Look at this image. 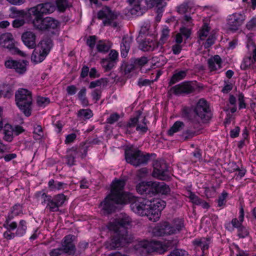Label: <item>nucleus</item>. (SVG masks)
Returning <instances> with one entry per match:
<instances>
[{"instance_id":"62","label":"nucleus","mask_w":256,"mask_h":256,"mask_svg":"<svg viewBox=\"0 0 256 256\" xmlns=\"http://www.w3.org/2000/svg\"><path fill=\"white\" fill-rule=\"evenodd\" d=\"M256 27V16L252 17L246 24V28L248 30H252Z\"/></svg>"},{"instance_id":"59","label":"nucleus","mask_w":256,"mask_h":256,"mask_svg":"<svg viewBox=\"0 0 256 256\" xmlns=\"http://www.w3.org/2000/svg\"><path fill=\"white\" fill-rule=\"evenodd\" d=\"M254 60L250 56L244 59L243 64L241 65L242 69L246 70L254 62Z\"/></svg>"},{"instance_id":"63","label":"nucleus","mask_w":256,"mask_h":256,"mask_svg":"<svg viewBox=\"0 0 256 256\" xmlns=\"http://www.w3.org/2000/svg\"><path fill=\"white\" fill-rule=\"evenodd\" d=\"M150 24L148 22H144L140 27V34H146L150 28Z\"/></svg>"},{"instance_id":"18","label":"nucleus","mask_w":256,"mask_h":256,"mask_svg":"<svg viewBox=\"0 0 256 256\" xmlns=\"http://www.w3.org/2000/svg\"><path fill=\"white\" fill-rule=\"evenodd\" d=\"M76 236L68 234L65 236L62 241V248L68 255L74 256L76 252V248L74 244Z\"/></svg>"},{"instance_id":"30","label":"nucleus","mask_w":256,"mask_h":256,"mask_svg":"<svg viewBox=\"0 0 256 256\" xmlns=\"http://www.w3.org/2000/svg\"><path fill=\"white\" fill-rule=\"evenodd\" d=\"M160 42L148 39L144 41L140 45V46L141 47V50L143 51H152L156 48H158L160 46Z\"/></svg>"},{"instance_id":"17","label":"nucleus","mask_w":256,"mask_h":256,"mask_svg":"<svg viewBox=\"0 0 256 256\" xmlns=\"http://www.w3.org/2000/svg\"><path fill=\"white\" fill-rule=\"evenodd\" d=\"M245 20L246 16L243 14L236 12L230 15L227 22L228 28L232 31L238 30Z\"/></svg>"},{"instance_id":"9","label":"nucleus","mask_w":256,"mask_h":256,"mask_svg":"<svg viewBox=\"0 0 256 256\" xmlns=\"http://www.w3.org/2000/svg\"><path fill=\"white\" fill-rule=\"evenodd\" d=\"M56 9V6L54 2H47L38 4L36 6L30 8L28 14L30 16V20L33 18H42L43 14L52 13Z\"/></svg>"},{"instance_id":"41","label":"nucleus","mask_w":256,"mask_h":256,"mask_svg":"<svg viewBox=\"0 0 256 256\" xmlns=\"http://www.w3.org/2000/svg\"><path fill=\"white\" fill-rule=\"evenodd\" d=\"M132 62H134L136 68H141L148 62L147 57L143 56L140 58H132Z\"/></svg>"},{"instance_id":"7","label":"nucleus","mask_w":256,"mask_h":256,"mask_svg":"<svg viewBox=\"0 0 256 256\" xmlns=\"http://www.w3.org/2000/svg\"><path fill=\"white\" fill-rule=\"evenodd\" d=\"M172 247L171 242L169 240L164 244L158 241L150 244L148 241L144 240L140 242L135 246L136 250L140 252H156L159 254L164 253L169 248Z\"/></svg>"},{"instance_id":"24","label":"nucleus","mask_w":256,"mask_h":256,"mask_svg":"<svg viewBox=\"0 0 256 256\" xmlns=\"http://www.w3.org/2000/svg\"><path fill=\"white\" fill-rule=\"evenodd\" d=\"M158 236H164L174 234L172 226L168 222H165L161 224L156 229L154 232Z\"/></svg>"},{"instance_id":"29","label":"nucleus","mask_w":256,"mask_h":256,"mask_svg":"<svg viewBox=\"0 0 256 256\" xmlns=\"http://www.w3.org/2000/svg\"><path fill=\"white\" fill-rule=\"evenodd\" d=\"M68 184L62 182L50 179L48 182V188L51 191H60L68 188Z\"/></svg>"},{"instance_id":"10","label":"nucleus","mask_w":256,"mask_h":256,"mask_svg":"<svg viewBox=\"0 0 256 256\" xmlns=\"http://www.w3.org/2000/svg\"><path fill=\"white\" fill-rule=\"evenodd\" d=\"M31 20L35 28L42 31L50 32L57 29L60 26L58 20L49 16L40 18H32Z\"/></svg>"},{"instance_id":"64","label":"nucleus","mask_w":256,"mask_h":256,"mask_svg":"<svg viewBox=\"0 0 256 256\" xmlns=\"http://www.w3.org/2000/svg\"><path fill=\"white\" fill-rule=\"evenodd\" d=\"M168 256H186V252L182 250H173Z\"/></svg>"},{"instance_id":"26","label":"nucleus","mask_w":256,"mask_h":256,"mask_svg":"<svg viewBox=\"0 0 256 256\" xmlns=\"http://www.w3.org/2000/svg\"><path fill=\"white\" fill-rule=\"evenodd\" d=\"M222 58L218 55H215L210 58L208 60V68L210 72L216 71L222 68Z\"/></svg>"},{"instance_id":"2","label":"nucleus","mask_w":256,"mask_h":256,"mask_svg":"<svg viewBox=\"0 0 256 256\" xmlns=\"http://www.w3.org/2000/svg\"><path fill=\"white\" fill-rule=\"evenodd\" d=\"M131 223V218L126 214H121L118 218L108 223L107 228L112 235L110 240L106 244L107 249L114 250L133 242L134 237L128 231Z\"/></svg>"},{"instance_id":"19","label":"nucleus","mask_w":256,"mask_h":256,"mask_svg":"<svg viewBox=\"0 0 256 256\" xmlns=\"http://www.w3.org/2000/svg\"><path fill=\"white\" fill-rule=\"evenodd\" d=\"M136 189L137 192L148 197L154 196L153 182H142L136 184Z\"/></svg>"},{"instance_id":"5","label":"nucleus","mask_w":256,"mask_h":256,"mask_svg":"<svg viewBox=\"0 0 256 256\" xmlns=\"http://www.w3.org/2000/svg\"><path fill=\"white\" fill-rule=\"evenodd\" d=\"M16 104L26 116L32 113V92L27 89L19 88L15 93Z\"/></svg>"},{"instance_id":"45","label":"nucleus","mask_w":256,"mask_h":256,"mask_svg":"<svg viewBox=\"0 0 256 256\" xmlns=\"http://www.w3.org/2000/svg\"><path fill=\"white\" fill-rule=\"evenodd\" d=\"M242 226V222L238 220V219L234 218L232 220L231 223H228L226 225V228L229 230H232L234 228H236L238 230Z\"/></svg>"},{"instance_id":"44","label":"nucleus","mask_w":256,"mask_h":256,"mask_svg":"<svg viewBox=\"0 0 256 256\" xmlns=\"http://www.w3.org/2000/svg\"><path fill=\"white\" fill-rule=\"evenodd\" d=\"M122 69L124 71L125 74L130 73L132 70L136 69L134 62H132V59L130 60L129 62H123L122 66Z\"/></svg>"},{"instance_id":"55","label":"nucleus","mask_w":256,"mask_h":256,"mask_svg":"<svg viewBox=\"0 0 256 256\" xmlns=\"http://www.w3.org/2000/svg\"><path fill=\"white\" fill-rule=\"evenodd\" d=\"M76 150L78 152V157H81L84 158L86 156L88 152V146L85 144L80 146L78 148H76Z\"/></svg>"},{"instance_id":"35","label":"nucleus","mask_w":256,"mask_h":256,"mask_svg":"<svg viewBox=\"0 0 256 256\" xmlns=\"http://www.w3.org/2000/svg\"><path fill=\"white\" fill-rule=\"evenodd\" d=\"M149 210H148V212L144 216H147L148 219L153 222H156L160 218L161 212L159 210H156L150 206Z\"/></svg>"},{"instance_id":"25","label":"nucleus","mask_w":256,"mask_h":256,"mask_svg":"<svg viewBox=\"0 0 256 256\" xmlns=\"http://www.w3.org/2000/svg\"><path fill=\"white\" fill-rule=\"evenodd\" d=\"M182 116L192 122L199 123V121L194 114V108L191 107L184 106L182 108Z\"/></svg>"},{"instance_id":"33","label":"nucleus","mask_w":256,"mask_h":256,"mask_svg":"<svg viewBox=\"0 0 256 256\" xmlns=\"http://www.w3.org/2000/svg\"><path fill=\"white\" fill-rule=\"evenodd\" d=\"M192 244L196 247L200 248L203 253L206 250H208L210 244V238H201L195 239L192 241Z\"/></svg>"},{"instance_id":"57","label":"nucleus","mask_w":256,"mask_h":256,"mask_svg":"<svg viewBox=\"0 0 256 256\" xmlns=\"http://www.w3.org/2000/svg\"><path fill=\"white\" fill-rule=\"evenodd\" d=\"M249 234V231L247 228L242 226L238 229V236L240 238H244Z\"/></svg>"},{"instance_id":"56","label":"nucleus","mask_w":256,"mask_h":256,"mask_svg":"<svg viewBox=\"0 0 256 256\" xmlns=\"http://www.w3.org/2000/svg\"><path fill=\"white\" fill-rule=\"evenodd\" d=\"M96 36H90L86 42V44L89 46L91 52L93 50L96 45Z\"/></svg>"},{"instance_id":"42","label":"nucleus","mask_w":256,"mask_h":256,"mask_svg":"<svg viewBox=\"0 0 256 256\" xmlns=\"http://www.w3.org/2000/svg\"><path fill=\"white\" fill-rule=\"evenodd\" d=\"M100 64L105 72L110 70L116 65L115 63L108 60L107 58L102 59Z\"/></svg>"},{"instance_id":"27","label":"nucleus","mask_w":256,"mask_h":256,"mask_svg":"<svg viewBox=\"0 0 256 256\" xmlns=\"http://www.w3.org/2000/svg\"><path fill=\"white\" fill-rule=\"evenodd\" d=\"M154 196L157 194H167L170 192L169 186L164 182H153Z\"/></svg>"},{"instance_id":"61","label":"nucleus","mask_w":256,"mask_h":256,"mask_svg":"<svg viewBox=\"0 0 256 256\" xmlns=\"http://www.w3.org/2000/svg\"><path fill=\"white\" fill-rule=\"evenodd\" d=\"M120 118V115L117 113H114L110 115L106 119V122L112 124L117 122Z\"/></svg>"},{"instance_id":"47","label":"nucleus","mask_w":256,"mask_h":256,"mask_svg":"<svg viewBox=\"0 0 256 256\" xmlns=\"http://www.w3.org/2000/svg\"><path fill=\"white\" fill-rule=\"evenodd\" d=\"M170 36V30L166 26L163 28L162 31L161 36L160 38V46L162 47V44H164L168 39Z\"/></svg>"},{"instance_id":"16","label":"nucleus","mask_w":256,"mask_h":256,"mask_svg":"<svg viewBox=\"0 0 256 256\" xmlns=\"http://www.w3.org/2000/svg\"><path fill=\"white\" fill-rule=\"evenodd\" d=\"M98 18L99 20H104L102 22L104 26H110L113 20L116 19L118 14L112 11L108 6H105L98 12Z\"/></svg>"},{"instance_id":"50","label":"nucleus","mask_w":256,"mask_h":256,"mask_svg":"<svg viewBox=\"0 0 256 256\" xmlns=\"http://www.w3.org/2000/svg\"><path fill=\"white\" fill-rule=\"evenodd\" d=\"M108 81L106 78H101L99 80L91 82L89 84V88H94L96 86H100L102 85L104 86L106 84Z\"/></svg>"},{"instance_id":"11","label":"nucleus","mask_w":256,"mask_h":256,"mask_svg":"<svg viewBox=\"0 0 256 256\" xmlns=\"http://www.w3.org/2000/svg\"><path fill=\"white\" fill-rule=\"evenodd\" d=\"M194 110L196 117L200 118L204 123L208 122L212 116L209 103L204 98L198 100Z\"/></svg>"},{"instance_id":"48","label":"nucleus","mask_w":256,"mask_h":256,"mask_svg":"<svg viewBox=\"0 0 256 256\" xmlns=\"http://www.w3.org/2000/svg\"><path fill=\"white\" fill-rule=\"evenodd\" d=\"M166 202L160 199L152 201V206L155 209L159 210L161 212L165 207Z\"/></svg>"},{"instance_id":"32","label":"nucleus","mask_w":256,"mask_h":256,"mask_svg":"<svg viewBox=\"0 0 256 256\" xmlns=\"http://www.w3.org/2000/svg\"><path fill=\"white\" fill-rule=\"evenodd\" d=\"M66 156V164L70 166L75 164L76 158L78 157L76 147H72L67 152Z\"/></svg>"},{"instance_id":"23","label":"nucleus","mask_w":256,"mask_h":256,"mask_svg":"<svg viewBox=\"0 0 256 256\" xmlns=\"http://www.w3.org/2000/svg\"><path fill=\"white\" fill-rule=\"evenodd\" d=\"M24 214L22 206L18 204H14L6 216V220L4 222H11L15 216Z\"/></svg>"},{"instance_id":"49","label":"nucleus","mask_w":256,"mask_h":256,"mask_svg":"<svg viewBox=\"0 0 256 256\" xmlns=\"http://www.w3.org/2000/svg\"><path fill=\"white\" fill-rule=\"evenodd\" d=\"M96 49L100 52H106L110 49V46L106 44L104 42L100 40L96 44Z\"/></svg>"},{"instance_id":"3","label":"nucleus","mask_w":256,"mask_h":256,"mask_svg":"<svg viewBox=\"0 0 256 256\" xmlns=\"http://www.w3.org/2000/svg\"><path fill=\"white\" fill-rule=\"evenodd\" d=\"M34 197L40 202L42 205L46 206L45 210L50 212H58L60 208L63 206L66 200V196L62 193L52 196L46 192L44 190L36 192Z\"/></svg>"},{"instance_id":"60","label":"nucleus","mask_w":256,"mask_h":256,"mask_svg":"<svg viewBox=\"0 0 256 256\" xmlns=\"http://www.w3.org/2000/svg\"><path fill=\"white\" fill-rule=\"evenodd\" d=\"M190 2H184L180 6L178 7V12L180 14H185L188 12L190 7Z\"/></svg>"},{"instance_id":"40","label":"nucleus","mask_w":256,"mask_h":256,"mask_svg":"<svg viewBox=\"0 0 256 256\" xmlns=\"http://www.w3.org/2000/svg\"><path fill=\"white\" fill-rule=\"evenodd\" d=\"M174 234L179 232L184 227V220L182 218H175L173 220V226H172Z\"/></svg>"},{"instance_id":"22","label":"nucleus","mask_w":256,"mask_h":256,"mask_svg":"<svg viewBox=\"0 0 256 256\" xmlns=\"http://www.w3.org/2000/svg\"><path fill=\"white\" fill-rule=\"evenodd\" d=\"M36 35L32 32H26L22 34V39L24 44L28 48H33L36 46Z\"/></svg>"},{"instance_id":"34","label":"nucleus","mask_w":256,"mask_h":256,"mask_svg":"<svg viewBox=\"0 0 256 256\" xmlns=\"http://www.w3.org/2000/svg\"><path fill=\"white\" fill-rule=\"evenodd\" d=\"M140 2L142 3V6L145 7L146 10L155 6L158 7V9H160V7L164 6L162 4L164 0H140Z\"/></svg>"},{"instance_id":"31","label":"nucleus","mask_w":256,"mask_h":256,"mask_svg":"<svg viewBox=\"0 0 256 256\" xmlns=\"http://www.w3.org/2000/svg\"><path fill=\"white\" fill-rule=\"evenodd\" d=\"M14 94L12 86L6 84L0 85V98L4 97L6 98H11Z\"/></svg>"},{"instance_id":"52","label":"nucleus","mask_w":256,"mask_h":256,"mask_svg":"<svg viewBox=\"0 0 256 256\" xmlns=\"http://www.w3.org/2000/svg\"><path fill=\"white\" fill-rule=\"evenodd\" d=\"M55 4L58 10L62 12H64L68 7L67 0H57Z\"/></svg>"},{"instance_id":"53","label":"nucleus","mask_w":256,"mask_h":256,"mask_svg":"<svg viewBox=\"0 0 256 256\" xmlns=\"http://www.w3.org/2000/svg\"><path fill=\"white\" fill-rule=\"evenodd\" d=\"M49 254L50 256H68L62 248L52 249Z\"/></svg>"},{"instance_id":"6","label":"nucleus","mask_w":256,"mask_h":256,"mask_svg":"<svg viewBox=\"0 0 256 256\" xmlns=\"http://www.w3.org/2000/svg\"><path fill=\"white\" fill-rule=\"evenodd\" d=\"M2 226L6 229L3 234L4 238L10 240L16 236L20 237L26 234L28 228V222L24 220H20L18 224L16 222L9 221L4 222Z\"/></svg>"},{"instance_id":"43","label":"nucleus","mask_w":256,"mask_h":256,"mask_svg":"<svg viewBox=\"0 0 256 256\" xmlns=\"http://www.w3.org/2000/svg\"><path fill=\"white\" fill-rule=\"evenodd\" d=\"M92 116V112L90 109H81L78 111L77 114L78 118L84 120L90 119Z\"/></svg>"},{"instance_id":"51","label":"nucleus","mask_w":256,"mask_h":256,"mask_svg":"<svg viewBox=\"0 0 256 256\" xmlns=\"http://www.w3.org/2000/svg\"><path fill=\"white\" fill-rule=\"evenodd\" d=\"M50 103V100L48 98L38 96L36 98V104L38 106L45 107Z\"/></svg>"},{"instance_id":"58","label":"nucleus","mask_w":256,"mask_h":256,"mask_svg":"<svg viewBox=\"0 0 256 256\" xmlns=\"http://www.w3.org/2000/svg\"><path fill=\"white\" fill-rule=\"evenodd\" d=\"M228 193L226 192H223L220 196H219L218 200V206L221 207L225 204L226 202V198L228 196Z\"/></svg>"},{"instance_id":"54","label":"nucleus","mask_w":256,"mask_h":256,"mask_svg":"<svg viewBox=\"0 0 256 256\" xmlns=\"http://www.w3.org/2000/svg\"><path fill=\"white\" fill-rule=\"evenodd\" d=\"M106 58L116 64L118 61V53L116 50H112L108 54V57Z\"/></svg>"},{"instance_id":"12","label":"nucleus","mask_w":256,"mask_h":256,"mask_svg":"<svg viewBox=\"0 0 256 256\" xmlns=\"http://www.w3.org/2000/svg\"><path fill=\"white\" fill-rule=\"evenodd\" d=\"M14 42V36L11 33H4L0 36V45L8 49L12 54L25 57L26 54L15 46Z\"/></svg>"},{"instance_id":"37","label":"nucleus","mask_w":256,"mask_h":256,"mask_svg":"<svg viewBox=\"0 0 256 256\" xmlns=\"http://www.w3.org/2000/svg\"><path fill=\"white\" fill-rule=\"evenodd\" d=\"M184 127V124L181 121L177 120L176 121L172 126L168 130V134L172 136L174 133L180 132L182 130Z\"/></svg>"},{"instance_id":"38","label":"nucleus","mask_w":256,"mask_h":256,"mask_svg":"<svg viewBox=\"0 0 256 256\" xmlns=\"http://www.w3.org/2000/svg\"><path fill=\"white\" fill-rule=\"evenodd\" d=\"M86 89L83 86L78 92L77 96L83 106H87L88 105V100L86 96Z\"/></svg>"},{"instance_id":"21","label":"nucleus","mask_w":256,"mask_h":256,"mask_svg":"<svg viewBox=\"0 0 256 256\" xmlns=\"http://www.w3.org/2000/svg\"><path fill=\"white\" fill-rule=\"evenodd\" d=\"M142 114V111H137L136 116L134 117L131 118L128 123L125 126H124V128L126 134H131L135 132L134 128L136 127L138 122L139 118L141 116Z\"/></svg>"},{"instance_id":"39","label":"nucleus","mask_w":256,"mask_h":256,"mask_svg":"<svg viewBox=\"0 0 256 256\" xmlns=\"http://www.w3.org/2000/svg\"><path fill=\"white\" fill-rule=\"evenodd\" d=\"M136 130L141 135L144 134L148 131V128L146 124V120L145 117L143 118L141 123L139 121L138 122L136 126Z\"/></svg>"},{"instance_id":"4","label":"nucleus","mask_w":256,"mask_h":256,"mask_svg":"<svg viewBox=\"0 0 256 256\" xmlns=\"http://www.w3.org/2000/svg\"><path fill=\"white\" fill-rule=\"evenodd\" d=\"M125 159L127 162L134 166L142 164H146L152 156H156L155 154L144 152L136 146L130 145L127 146L124 151Z\"/></svg>"},{"instance_id":"14","label":"nucleus","mask_w":256,"mask_h":256,"mask_svg":"<svg viewBox=\"0 0 256 256\" xmlns=\"http://www.w3.org/2000/svg\"><path fill=\"white\" fill-rule=\"evenodd\" d=\"M28 62L24 60H14L9 57L4 62V66L7 68L13 69L19 74H24L27 71Z\"/></svg>"},{"instance_id":"46","label":"nucleus","mask_w":256,"mask_h":256,"mask_svg":"<svg viewBox=\"0 0 256 256\" xmlns=\"http://www.w3.org/2000/svg\"><path fill=\"white\" fill-rule=\"evenodd\" d=\"M210 29V28L206 24H205L203 25L202 28L198 32V36L201 40H204L208 36Z\"/></svg>"},{"instance_id":"8","label":"nucleus","mask_w":256,"mask_h":256,"mask_svg":"<svg viewBox=\"0 0 256 256\" xmlns=\"http://www.w3.org/2000/svg\"><path fill=\"white\" fill-rule=\"evenodd\" d=\"M52 46V42L50 38L42 40L32 54V61L35 64L41 62L48 54Z\"/></svg>"},{"instance_id":"28","label":"nucleus","mask_w":256,"mask_h":256,"mask_svg":"<svg viewBox=\"0 0 256 256\" xmlns=\"http://www.w3.org/2000/svg\"><path fill=\"white\" fill-rule=\"evenodd\" d=\"M132 41V38L128 36H124L122 38L120 44V54L122 58L127 56Z\"/></svg>"},{"instance_id":"15","label":"nucleus","mask_w":256,"mask_h":256,"mask_svg":"<svg viewBox=\"0 0 256 256\" xmlns=\"http://www.w3.org/2000/svg\"><path fill=\"white\" fill-rule=\"evenodd\" d=\"M198 88L196 82L185 81L176 84L171 88V90L176 95L186 94L194 92Z\"/></svg>"},{"instance_id":"1","label":"nucleus","mask_w":256,"mask_h":256,"mask_svg":"<svg viewBox=\"0 0 256 256\" xmlns=\"http://www.w3.org/2000/svg\"><path fill=\"white\" fill-rule=\"evenodd\" d=\"M125 185L124 180L116 179L112 182L110 193L100 204L104 214H111L116 210L118 204H125L128 202L134 212L144 216L152 206V200L135 196L131 193L124 192Z\"/></svg>"},{"instance_id":"20","label":"nucleus","mask_w":256,"mask_h":256,"mask_svg":"<svg viewBox=\"0 0 256 256\" xmlns=\"http://www.w3.org/2000/svg\"><path fill=\"white\" fill-rule=\"evenodd\" d=\"M128 2L133 5V7L130 10L132 15L137 16H142L146 10L145 7L142 6L140 0H128Z\"/></svg>"},{"instance_id":"36","label":"nucleus","mask_w":256,"mask_h":256,"mask_svg":"<svg viewBox=\"0 0 256 256\" xmlns=\"http://www.w3.org/2000/svg\"><path fill=\"white\" fill-rule=\"evenodd\" d=\"M187 74V70H180L177 72L172 75L171 79L169 82L170 86L174 84L175 83L184 79Z\"/></svg>"},{"instance_id":"13","label":"nucleus","mask_w":256,"mask_h":256,"mask_svg":"<svg viewBox=\"0 0 256 256\" xmlns=\"http://www.w3.org/2000/svg\"><path fill=\"white\" fill-rule=\"evenodd\" d=\"M154 170L152 175L154 178L162 180H168L170 173L166 164L164 160H156L153 162Z\"/></svg>"}]
</instances>
